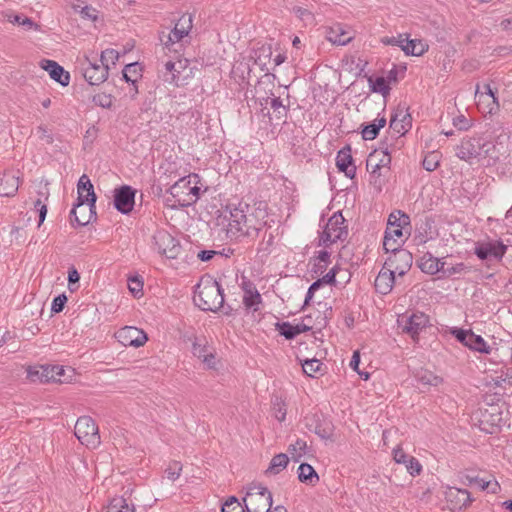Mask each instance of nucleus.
<instances>
[{
  "label": "nucleus",
  "instance_id": "obj_58",
  "mask_svg": "<svg viewBox=\"0 0 512 512\" xmlns=\"http://www.w3.org/2000/svg\"><path fill=\"white\" fill-rule=\"evenodd\" d=\"M182 471V465L179 462H172L167 469L165 470V474L167 478L171 481H175L179 478L180 473Z\"/></svg>",
  "mask_w": 512,
  "mask_h": 512
},
{
  "label": "nucleus",
  "instance_id": "obj_2",
  "mask_svg": "<svg viewBox=\"0 0 512 512\" xmlns=\"http://www.w3.org/2000/svg\"><path fill=\"white\" fill-rule=\"evenodd\" d=\"M193 300L201 310L216 312L224 303L223 290L215 279L205 276L197 284Z\"/></svg>",
  "mask_w": 512,
  "mask_h": 512
},
{
  "label": "nucleus",
  "instance_id": "obj_3",
  "mask_svg": "<svg viewBox=\"0 0 512 512\" xmlns=\"http://www.w3.org/2000/svg\"><path fill=\"white\" fill-rule=\"evenodd\" d=\"M78 198L77 203L70 212L71 222H75L79 226H85L90 222V217L80 218L77 216L78 209H81L83 205L95 207L96 195L94 193L93 185L86 174H83L77 184Z\"/></svg>",
  "mask_w": 512,
  "mask_h": 512
},
{
  "label": "nucleus",
  "instance_id": "obj_30",
  "mask_svg": "<svg viewBox=\"0 0 512 512\" xmlns=\"http://www.w3.org/2000/svg\"><path fill=\"white\" fill-rule=\"evenodd\" d=\"M242 288L244 291L243 304L246 308L257 311L258 305L261 303V295L255 285L250 281H243Z\"/></svg>",
  "mask_w": 512,
  "mask_h": 512
},
{
  "label": "nucleus",
  "instance_id": "obj_48",
  "mask_svg": "<svg viewBox=\"0 0 512 512\" xmlns=\"http://www.w3.org/2000/svg\"><path fill=\"white\" fill-rule=\"evenodd\" d=\"M440 163V154L437 151L428 153L423 159V168L429 172L436 170Z\"/></svg>",
  "mask_w": 512,
  "mask_h": 512
},
{
  "label": "nucleus",
  "instance_id": "obj_11",
  "mask_svg": "<svg viewBox=\"0 0 512 512\" xmlns=\"http://www.w3.org/2000/svg\"><path fill=\"white\" fill-rule=\"evenodd\" d=\"M397 323L402 333L408 334L413 340H417L421 331L428 326L429 319L424 313L418 312L400 316Z\"/></svg>",
  "mask_w": 512,
  "mask_h": 512
},
{
  "label": "nucleus",
  "instance_id": "obj_6",
  "mask_svg": "<svg viewBox=\"0 0 512 512\" xmlns=\"http://www.w3.org/2000/svg\"><path fill=\"white\" fill-rule=\"evenodd\" d=\"M191 28V16L183 15L175 24L174 29H172L168 34H165L164 32L162 33L160 41L168 52L173 51L174 53H178L182 48L180 41L188 35Z\"/></svg>",
  "mask_w": 512,
  "mask_h": 512
},
{
  "label": "nucleus",
  "instance_id": "obj_49",
  "mask_svg": "<svg viewBox=\"0 0 512 512\" xmlns=\"http://www.w3.org/2000/svg\"><path fill=\"white\" fill-rule=\"evenodd\" d=\"M293 12L306 26L315 24V17L311 10L304 7L295 6L293 8Z\"/></svg>",
  "mask_w": 512,
  "mask_h": 512
},
{
  "label": "nucleus",
  "instance_id": "obj_24",
  "mask_svg": "<svg viewBox=\"0 0 512 512\" xmlns=\"http://www.w3.org/2000/svg\"><path fill=\"white\" fill-rule=\"evenodd\" d=\"M393 458L395 462L404 464L412 476L419 475L422 471L420 462L415 457L407 455L399 446L393 450Z\"/></svg>",
  "mask_w": 512,
  "mask_h": 512
},
{
  "label": "nucleus",
  "instance_id": "obj_32",
  "mask_svg": "<svg viewBox=\"0 0 512 512\" xmlns=\"http://www.w3.org/2000/svg\"><path fill=\"white\" fill-rule=\"evenodd\" d=\"M417 382L424 387H437L443 383V378L427 369H420L415 373Z\"/></svg>",
  "mask_w": 512,
  "mask_h": 512
},
{
  "label": "nucleus",
  "instance_id": "obj_33",
  "mask_svg": "<svg viewBox=\"0 0 512 512\" xmlns=\"http://www.w3.org/2000/svg\"><path fill=\"white\" fill-rule=\"evenodd\" d=\"M429 45L421 39H407L406 44L402 47V51L406 55L421 56L428 51Z\"/></svg>",
  "mask_w": 512,
  "mask_h": 512
},
{
  "label": "nucleus",
  "instance_id": "obj_26",
  "mask_svg": "<svg viewBox=\"0 0 512 512\" xmlns=\"http://www.w3.org/2000/svg\"><path fill=\"white\" fill-rule=\"evenodd\" d=\"M326 38L333 44L346 45L353 39V34L344 25L335 24L327 30Z\"/></svg>",
  "mask_w": 512,
  "mask_h": 512
},
{
  "label": "nucleus",
  "instance_id": "obj_60",
  "mask_svg": "<svg viewBox=\"0 0 512 512\" xmlns=\"http://www.w3.org/2000/svg\"><path fill=\"white\" fill-rule=\"evenodd\" d=\"M469 269L468 267L464 264V263H458L452 267H448V268H445L443 266V270H442V273L444 276L446 277H450L454 274H461V273H466L468 272Z\"/></svg>",
  "mask_w": 512,
  "mask_h": 512
},
{
  "label": "nucleus",
  "instance_id": "obj_29",
  "mask_svg": "<svg viewBox=\"0 0 512 512\" xmlns=\"http://www.w3.org/2000/svg\"><path fill=\"white\" fill-rule=\"evenodd\" d=\"M395 275L390 269L382 268L375 279V289L380 294H388L395 283Z\"/></svg>",
  "mask_w": 512,
  "mask_h": 512
},
{
  "label": "nucleus",
  "instance_id": "obj_34",
  "mask_svg": "<svg viewBox=\"0 0 512 512\" xmlns=\"http://www.w3.org/2000/svg\"><path fill=\"white\" fill-rule=\"evenodd\" d=\"M251 60L250 59H242L237 61L231 70V74L233 78L238 79L241 82H245L249 80L251 74Z\"/></svg>",
  "mask_w": 512,
  "mask_h": 512
},
{
  "label": "nucleus",
  "instance_id": "obj_19",
  "mask_svg": "<svg viewBox=\"0 0 512 512\" xmlns=\"http://www.w3.org/2000/svg\"><path fill=\"white\" fill-rule=\"evenodd\" d=\"M390 128L399 135H404L412 127V117L408 112V108L399 105L390 119Z\"/></svg>",
  "mask_w": 512,
  "mask_h": 512
},
{
  "label": "nucleus",
  "instance_id": "obj_21",
  "mask_svg": "<svg viewBox=\"0 0 512 512\" xmlns=\"http://www.w3.org/2000/svg\"><path fill=\"white\" fill-rule=\"evenodd\" d=\"M507 155V149L503 145L501 138L493 142L484 137V145L482 149V158L488 160V165L495 164L497 161Z\"/></svg>",
  "mask_w": 512,
  "mask_h": 512
},
{
  "label": "nucleus",
  "instance_id": "obj_44",
  "mask_svg": "<svg viewBox=\"0 0 512 512\" xmlns=\"http://www.w3.org/2000/svg\"><path fill=\"white\" fill-rule=\"evenodd\" d=\"M276 330L288 340L300 334L299 325L293 326L289 322L276 323Z\"/></svg>",
  "mask_w": 512,
  "mask_h": 512
},
{
  "label": "nucleus",
  "instance_id": "obj_35",
  "mask_svg": "<svg viewBox=\"0 0 512 512\" xmlns=\"http://www.w3.org/2000/svg\"><path fill=\"white\" fill-rule=\"evenodd\" d=\"M298 479L300 482L314 486L319 481L315 469L307 463H301L298 467Z\"/></svg>",
  "mask_w": 512,
  "mask_h": 512
},
{
  "label": "nucleus",
  "instance_id": "obj_4",
  "mask_svg": "<svg viewBox=\"0 0 512 512\" xmlns=\"http://www.w3.org/2000/svg\"><path fill=\"white\" fill-rule=\"evenodd\" d=\"M198 175L192 174L183 177L175 182L169 189L170 194L178 201H183L182 205H188L196 202L200 196L201 189L197 186Z\"/></svg>",
  "mask_w": 512,
  "mask_h": 512
},
{
  "label": "nucleus",
  "instance_id": "obj_23",
  "mask_svg": "<svg viewBox=\"0 0 512 512\" xmlns=\"http://www.w3.org/2000/svg\"><path fill=\"white\" fill-rule=\"evenodd\" d=\"M336 166L339 171L343 172L348 178L352 179L356 174V166L353 163L351 147L349 145L340 149L336 156Z\"/></svg>",
  "mask_w": 512,
  "mask_h": 512
},
{
  "label": "nucleus",
  "instance_id": "obj_18",
  "mask_svg": "<svg viewBox=\"0 0 512 512\" xmlns=\"http://www.w3.org/2000/svg\"><path fill=\"white\" fill-rule=\"evenodd\" d=\"M135 204V190L123 185L114 190V206L122 214H128L133 210Z\"/></svg>",
  "mask_w": 512,
  "mask_h": 512
},
{
  "label": "nucleus",
  "instance_id": "obj_39",
  "mask_svg": "<svg viewBox=\"0 0 512 512\" xmlns=\"http://www.w3.org/2000/svg\"><path fill=\"white\" fill-rule=\"evenodd\" d=\"M289 463V457L287 454L279 453L275 455L270 462L268 469L266 470L267 474L276 475L284 470Z\"/></svg>",
  "mask_w": 512,
  "mask_h": 512
},
{
  "label": "nucleus",
  "instance_id": "obj_20",
  "mask_svg": "<svg viewBox=\"0 0 512 512\" xmlns=\"http://www.w3.org/2000/svg\"><path fill=\"white\" fill-rule=\"evenodd\" d=\"M484 88L486 90L485 92L479 93L477 90L475 93L477 107L483 113H496L500 107L498 98L496 97L495 92L491 89L489 84L485 85Z\"/></svg>",
  "mask_w": 512,
  "mask_h": 512
},
{
  "label": "nucleus",
  "instance_id": "obj_63",
  "mask_svg": "<svg viewBox=\"0 0 512 512\" xmlns=\"http://www.w3.org/2000/svg\"><path fill=\"white\" fill-rule=\"evenodd\" d=\"M481 490H486L489 493L497 494L501 490V487L495 479L485 480V482L481 483Z\"/></svg>",
  "mask_w": 512,
  "mask_h": 512
},
{
  "label": "nucleus",
  "instance_id": "obj_7",
  "mask_svg": "<svg viewBox=\"0 0 512 512\" xmlns=\"http://www.w3.org/2000/svg\"><path fill=\"white\" fill-rule=\"evenodd\" d=\"M74 434L88 448H96L101 443L98 426L90 416L77 419Z\"/></svg>",
  "mask_w": 512,
  "mask_h": 512
},
{
  "label": "nucleus",
  "instance_id": "obj_15",
  "mask_svg": "<svg viewBox=\"0 0 512 512\" xmlns=\"http://www.w3.org/2000/svg\"><path fill=\"white\" fill-rule=\"evenodd\" d=\"M394 148L387 144H382L379 149L374 150L369 154L366 160L367 170L371 174H376L381 168H388L391 163V153Z\"/></svg>",
  "mask_w": 512,
  "mask_h": 512
},
{
  "label": "nucleus",
  "instance_id": "obj_51",
  "mask_svg": "<svg viewBox=\"0 0 512 512\" xmlns=\"http://www.w3.org/2000/svg\"><path fill=\"white\" fill-rule=\"evenodd\" d=\"M119 58V53L114 49H106L102 51L99 62L100 65H105L107 67V71H109V65H115L116 61Z\"/></svg>",
  "mask_w": 512,
  "mask_h": 512
},
{
  "label": "nucleus",
  "instance_id": "obj_14",
  "mask_svg": "<svg viewBox=\"0 0 512 512\" xmlns=\"http://www.w3.org/2000/svg\"><path fill=\"white\" fill-rule=\"evenodd\" d=\"M412 261V254L406 249H401L400 251L390 254L384 263V268L390 269L394 274L403 276L411 268Z\"/></svg>",
  "mask_w": 512,
  "mask_h": 512
},
{
  "label": "nucleus",
  "instance_id": "obj_46",
  "mask_svg": "<svg viewBox=\"0 0 512 512\" xmlns=\"http://www.w3.org/2000/svg\"><path fill=\"white\" fill-rule=\"evenodd\" d=\"M369 83L371 86V90L375 93H380L383 96L389 94L390 87L387 84V81L384 77H377L375 80L369 78Z\"/></svg>",
  "mask_w": 512,
  "mask_h": 512
},
{
  "label": "nucleus",
  "instance_id": "obj_9",
  "mask_svg": "<svg viewBox=\"0 0 512 512\" xmlns=\"http://www.w3.org/2000/svg\"><path fill=\"white\" fill-rule=\"evenodd\" d=\"M483 145L484 137L481 135L465 137L456 147V156L460 160L470 164H472L474 160L480 161L482 159Z\"/></svg>",
  "mask_w": 512,
  "mask_h": 512
},
{
  "label": "nucleus",
  "instance_id": "obj_62",
  "mask_svg": "<svg viewBox=\"0 0 512 512\" xmlns=\"http://www.w3.org/2000/svg\"><path fill=\"white\" fill-rule=\"evenodd\" d=\"M359 363H360V354L358 351H355L353 353V356H352V359L350 361V367L354 370V371H357L358 374L363 377L364 380H368L369 377H370V374L368 372H360L358 370V367H359Z\"/></svg>",
  "mask_w": 512,
  "mask_h": 512
},
{
  "label": "nucleus",
  "instance_id": "obj_12",
  "mask_svg": "<svg viewBox=\"0 0 512 512\" xmlns=\"http://www.w3.org/2000/svg\"><path fill=\"white\" fill-rule=\"evenodd\" d=\"M82 74L91 85H99L107 80L108 71L105 65H100L96 59L85 57L81 62Z\"/></svg>",
  "mask_w": 512,
  "mask_h": 512
},
{
  "label": "nucleus",
  "instance_id": "obj_38",
  "mask_svg": "<svg viewBox=\"0 0 512 512\" xmlns=\"http://www.w3.org/2000/svg\"><path fill=\"white\" fill-rule=\"evenodd\" d=\"M466 346L471 350L484 354H489L491 351V347L486 343V341L480 335H476L472 331L469 334Z\"/></svg>",
  "mask_w": 512,
  "mask_h": 512
},
{
  "label": "nucleus",
  "instance_id": "obj_16",
  "mask_svg": "<svg viewBox=\"0 0 512 512\" xmlns=\"http://www.w3.org/2000/svg\"><path fill=\"white\" fill-rule=\"evenodd\" d=\"M115 337L123 346L141 347L147 340V334L134 326H125L115 333Z\"/></svg>",
  "mask_w": 512,
  "mask_h": 512
},
{
  "label": "nucleus",
  "instance_id": "obj_43",
  "mask_svg": "<svg viewBox=\"0 0 512 512\" xmlns=\"http://www.w3.org/2000/svg\"><path fill=\"white\" fill-rule=\"evenodd\" d=\"M213 348L208 345L205 337H195L192 343V353L197 358L201 359L206 353H209Z\"/></svg>",
  "mask_w": 512,
  "mask_h": 512
},
{
  "label": "nucleus",
  "instance_id": "obj_8",
  "mask_svg": "<svg viewBox=\"0 0 512 512\" xmlns=\"http://www.w3.org/2000/svg\"><path fill=\"white\" fill-rule=\"evenodd\" d=\"M246 512H271L272 495L266 487L251 488L243 498Z\"/></svg>",
  "mask_w": 512,
  "mask_h": 512
},
{
  "label": "nucleus",
  "instance_id": "obj_41",
  "mask_svg": "<svg viewBox=\"0 0 512 512\" xmlns=\"http://www.w3.org/2000/svg\"><path fill=\"white\" fill-rule=\"evenodd\" d=\"M103 512H134V508L123 497H114Z\"/></svg>",
  "mask_w": 512,
  "mask_h": 512
},
{
  "label": "nucleus",
  "instance_id": "obj_1",
  "mask_svg": "<svg viewBox=\"0 0 512 512\" xmlns=\"http://www.w3.org/2000/svg\"><path fill=\"white\" fill-rule=\"evenodd\" d=\"M268 214L265 208L242 206H229V217L226 229L227 237L239 239L241 237L256 238L266 225Z\"/></svg>",
  "mask_w": 512,
  "mask_h": 512
},
{
  "label": "nucleus",
  "instance_id": "obj_27",
  "mask_svg": "<svg viewBox=\"0 0 512 512\" xmlns=\"http://www.w3.org/2000/svg\"><path fill=\"white\" fill-rule=\"evenodd\" d=\"M418 266L422 272L434 275L438 272H442L445 262L442 259L433 256L432 253L426 252L418 260Z\"/></svg>",
  "mask_w": 512,
  "mask_h": 512
},
{
  "label": "nucleus",
  "instance_id": "obj_53",
  "mask_svg": "<svg viewBox=\"0 0 512 512\" xmlns=\"http://www.w3.org/2000/svg\"><path fill=\"white\" fill-rule=\"evenodd\" d=\"M272 405L276 419L280 422L284 421L286 418L285 402L280 397H275V399L272 402Z\"/></svg>",
  "mask_w": 512,
  "mask_h": 512
},
{
  "label": "nucleus",
  "instance_id": "obj_61",
  "mask_svg": "<svg viewBox=\"0 0 512 512\" xmlns=\"http://www.w3.org/2000/svg\"><path fill=\"white\" fill-rule=\"evenodd\" d=\"M39 198L34 202V208L35 210H39L41 208V205H47L46 202L49 198V189L47 185H45L39 192H38Z\"/></svg>",
  "mask_w": 512,
  "mask_h": 512
},
{
  "label": "nucleus",
  "instance_id": "obj_55",
  "mask_svg": "<svg viewBox=\"0 0 512 512\" xmlns=\"http://www.w3.org/2000/svg\"><path fill=\"white\" fill-rule=\"evenodd\" d=\"M74 9L78 11L83 19L96 21L98 19V10L92 6H74Z\"/></svg>",
  "mask_w": 512,
  "mask_h": 512
},
{
  "label": "nucleus",
  "instance_id": "obj_28",
  "mask_svg": "<svg viewBox=\"0 0 512 512\" xmlns=\"http://www.w3.org/2000/svg\"><path fill=\"white\" fill-rule=\"evenodd\" d=\"M19 177L10 172L0 174V196L12 197L18 191Z\"/></svg>",
  "mask_w": 512,
  "mask_h": 512
},
{
  "label": "nucleus",
  "instance_id": "obj_10",
  "mask_svg": "<svg viewBox=\"0 0 512 512\" xmlns=\"http://www.w3.org/2000/svg\"><path fill=\"white\" fill-rule=\"evenodd\" d=\"M153 246L159 254L168 259L177 258L181 251L179 241L166 230H158L155 232L153 235Z\"/></svg>",
  "mask_w": 512,
  "mask_h": 512
},
{
  "label": "nucleus",
  "instance_id": "obj_64",
  "mask_svg": "<svg viewBox=\"0 0 512 512\" xmlns=\"http://www.w3.org/2000/svg\"><path fill=\"white\" fill-rule=\"evenodd\" d=\"M66 302H67V297L65 294L55 297L52 302L51 310L55 313L61 312L63 310Z\"/></svg>",
  "mask_w": 512,
  "mask_h": 512
},
{
  "label": "nucleus",
  "instance_id": "obj_31",
  "mask_svg": "<svg viewBox=\"0 0 512 512\" xmlns=\"http://www.w3.org/2000/svg\"><path fill=\"white\" fill-rule=\"evenodd\" d=\"M64 368L57 365L41 366L40 370L36 371L41 382H62L61 377L64 375Z\"/></svg>",
  "mask_w": 512,
  "mask_h": 512
},
{
  "label": "nucleus",
  "instance_id": "obj_57",
  "mask_svg": "<svg viewBox=\"0 0 512 512\" xmlns=\"http://www.w3.org/2000/svg\"><path fill=\"white\" fill-rule=\"evenodd\" d=\"M93 102L102 108H110L113 104V97L110 94L98 93L93 96Z\"/></svg>",
  "mask_w": 512,
  "mask_h": 512
},
{
  "label": "nucleus",
  "instance_id": "obj_45",
  "mask_svg": "<svg viewBox=\"0 0 512 512\" xmlns=\"http://www.w3.org/2000/svg\"><path fill=\"white\" fill-rule=\"evenodd\" d=\"M123 79L127 83H131L134 85L137 82V79L141 76L140 75V68L138 66V63H130L125 66L123 69Z\"/></svg>",
  "mask_w": 512,
  "mask_h": 512
},
{
  "label": "nucleus",
  "instance_id": "obj_25",
  "mask_svg": "<svg viewBox=\"0 0 512 512\" xmlns=\"http://www.w3.org/2000/svg\"><path fill=\"white\" fill-rule=\"evenodd\" d=\"M41 67L47 71L50 77L62 86H67L70 81V75L62 66L53 60H42Z\"/></svg>",
  "mask_w": 512,
  "mask_h": 512
},
{
  "label": "nucleus",
  "instance_id": "obj_54",
  "mask_svg": "<svg viewBox=\"0 0 512 512\" xmlns=\"http://www.w3.org/2000/svg\"><path fill=\"white\" fill-rule=\"evenodd\" d=\"M407 39L408 36L406 34H399L398 36L383 37L380 41L384 45L398 46L402 49V47L406 44Z\"/></svg>",
  "mask_w": 512,
  "mask_h": 512
},
{
  "label": "nucleus",
  "instance_id": "obj_13",
  "mask_svg": "<svg viewBox=\"0 0 512 512\" xmlns=\"http://www.w3.org/2000/svg\"><path fill=\"white\" fill-rule=\"evenodd\" d=\"M507 246L498 240L478 241L475 243L474 254L480 260H501L506 254Z\"/></svg>",
  "mask_w": 512,
  "mask_h": 512
},
{
  "label": "nucleus",
  "instance_id": "obj_17",
  "mask_svg": "<svg viewBox=\"0 0 512 512\" xmlns=\"http://www.w3.org/2000/svg\"><path fill=\"white\" fill-rule=\"evenodd\" d=\"M445 499L453 511L466 509L474 501L468 490L456 487H448L446 489Z\"/></svg>",
  "mask_w": 512,
  "mask_h": 512
},
{
  "label": "nucleus",
  "instance_id": "obj_47",
  "mask_svg": "<svg viewBox=\"0 0 512 512\" xmlns=\"http://www.w3.org/2000/svg\"><path fill=\"white\" fill-rule=\"evenodd\" d=\"M222 512H246L245 503L243 504L234 496H231L222 505Z\"/></svg>",
  "mask_w": 512,
  "mask_h": 512
},
{
  "label": "nucleus",
  "instance_id": "obj_59",
  "mask_svg": "<svg viewBox=\"0 0 512 512\" xmlns=\"http://www.w3.org/2000/svg\"><path fill=\"white\" fill-rule=\"evenodd\" d=\"M400 245L401 241H398V239H391L390 237L384 236L383 248L387 253L391 252V254H393L396 251H400Z\"/></svg>",
  "mask_w": 512,
  "mask_h": 512
},
{
  "label": "nucleus",
  "instance_id": "obj_40",
  "mask_svg": "<svg viewBox=\"0 0 512 512\" xmlns=\"http://www.w3.org/2000/svg\"><path fill=\"white\" fill-rule=\"evenodd\" d=\"M307 442L303 439H297L294 443L288 446L287 451L291 455V458L295 462H299L300 459L307 453Z\"/></svg>",
  "mask_w": 512,
  "mask_h": 512
},
{
  "label": "nucleus",
  "instance_id": "obj_5",
  "mask_svg": "<svg viewBox=\"0 0 512 512\" xmlns=\"http://www.w3.org/2000/svg\"><path fill=\"white\" fill-rule=\"evenodd\" d=\"M348 235L345 219L341 212H335L326 223V226L320 235L319 245L329 247L339 240H344Z\"/></svg>",
  "mask_w": 512,
  "mask_h": 512
},
{
  "label": "nucleus",
  "instance_id": "obj_50",
  "mask_svg": "<svg viewBox=\"0 0 512 512\" xmlns=\"http://www.w3.org/2000/svg\"><path fill=\"white\" fill-rule=\"evenodd\" d=\"M270 106L276 113L277 120L284 122L287 116V107L283 105L282 100L279 97L271 98Z\"/></svg>",
  "mask_w": 512,
  "mask_h": 512
},
{
  "label": "nucleus",
  "instance_id": "obj_22",
  "mask_svg": "<svg viewBox=\"0 0 512 512\" xmlns=\"http://www.w3.org/2000/svg\"><path fill=\"white\" fill-rule=\"evenodd\" d=\"M175 54V60L170 59L164 64L166 70L164 79L166 82L177 84L179 74L188 66V60L181 58L179 52Z\"/></svg>",
  "mask_w": 512,
  "mask_h": 512
},
{
  "label": "nucleus",
  "instance_id": "obj_36",
  "mask_svg": "<svg viewBox=\"0 0 512 512\" xmlns=\"http://www.w3.org/2000/svg\"><path fill=\"white\" fill-rule=\"evenodd\" d=\"M272 55L270 46H262L254 51L250 60H253V63L261 68L262 71H269L267 68V63L270 60Z\"/></svg>",
  "mask_w": 512,
  "mask_h": 512
},
{
  "label": "nucleus",
  "instance_id": "obj_52",
  "mask_svg": "<svg viewBox=\"0 0 512 512\" xmlns=\"http://www.w3.org/2000/svg\"><path fill=\"white\" fill-rule=\"evenodd\" d=\"M322 363L317 359H307L302 364L303 372L310 376L314 377L316 373L321 370Z\"/></svg>",
  "mask_w": 512,
  "mask_h": 512
},
{
  "label": "nucleus",
  "instance_id": "obj_42",
  "mask_svg": "<svg viewBox=\"0 0 512 512\" xmlns=\"http://www.w3.org/2000/svg\"><path fill=\"white\" fill-rule=\"evenodd\" d=\"M393 218H395V214L392 213L389 216L388 225L384 236L390 237L391 239H398V241L402 242L403 226L401 223L396 224V222H392Z\"/></svg>",
  "mask_w": 512,
  "mask_h": 512
},
{
  "label": "nucleus",
  "instance_id": "obj_56",
  "mask_svg": "<svg viewBox=\"0 0 512 512\" xmlns=\"http://www.w3.org/2000/svg\"><path fill=\"white\" fill-rule=\"evenodd\" d=\"M128 289L135 297L142 295L143 281L138 276L129 277Z\"/></svg>",
  "mask_w": 512,
  "mask_h": 512
},
{
  "label": "nucleus",
  "instance_id": "obj_37",
  "mask_svg": "<svg viewBox=\"0 0 512 512\" xmlns=\"http://www.w3.org/2000/svg\"><path fill=\"white\" fill-rule=\"evenodd\" d=\"M386 125V118L383 116L381 118H377L374 122L365 125L362 129V137L364 140H374L381 128Z\"/></svg>",
  "mask_w": 512,
  "mask_h": 512
}]
</instances>
